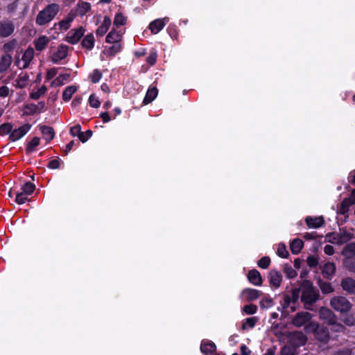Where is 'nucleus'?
<instances>
[{"mask_svg": "<svg viewBox=\"0 0 355 355\" xmlns=\"http://www.w3.org/2000/svg\"><path fill=\"white\" fill-rule=\"evenodd\" d=\"M35 186L34 184L30 182H28L26 183H25L21 189H22V193H24V194L28 196V195H31L35 190Z\"/></svg>", "mask_w": 355, "mask_h": 355, "instance_id": "a19ab883", "label": "nucleus"}, {"mask_svg": "<svg viewBox=\"0 0 355 355\" xmlns=\"http://www.w3.org/2000/svg\"><path fill=\"white\" fill-rule=\"evenodd\" d=\"M352 205H354V203H352L349 199L348 198H345L343 200V201L342 202L341 205H340V212L343 214H345L348 209H349V207Z\"/></svg>", "mask_w": 355, "mask_h": 355, "instance_id": "a18cd8bd", "label": "nucleus"}, {"mask_svg": "<svg viewBox=\"0 0 355 355\" xmlns=\"http://www.w3.org/2000/svg\"><path fill=\"white\" fill-rule=\"evenodd\" d=\"M273 304L272 300L269 297H266L261 300L260 306L263 309H268Z\"/></svg>", "mask_w": 355, "mask_h": 355, "instance_id": "13d9d810", "label": "nucleus"}, {"mask_svg": "<svg viewBox=\"0 0 355 355\" xmlns=\"http://www.w3.org/2000/svg\"><path fill=\"white\" fill-rule=\"evenodd\" d=\"M300 288L292 290L291 295H286L284 297V308L288 306L291 302H295L298 300L300 293Z\"/></svg>", "mask_w": 355, "mask_h": 355, "instance_id": "a211bd4d", "label": "nucleus"}, {"mask_svg": "<svg viewBox=\"0 0 355 355\" xmlns=\"http://www.w3.org/2000/svg\"><path fill=\"white\" fill-rule=\"evenodd\" d=\"M60 162L59 159H52L49 162V168L51 169H57L60 167Z\"/></svg>", "mask_w": 355, "mask_h": 355, "instance_id": "0e129e2a", "label": "nucleus"}, {"mask_svg": "<svg viewBox=\"0 0 355 355\" xmlns=\"http://www.w3.org/2000/svg\"><path fill=\"white\" fill-rule=\"evenodd\" d=\"M12 62V58L10 54H6L0 59V72H4L8 70Z\"/></svg>", "mask_w": 355, "mask_h": 355, "instance_id": "4be33fe9", "label": "nucleus"}, {"mask_svg": "<svg viewBox=\"0 0 355 355\" xmlns=\"http://www.w3.org/2000/svg\"><path fill=\"white\" fill-rule=\"evenodd\" d=\"M342 288L349 294L355 293V279L346 277L341 281Z\"/></svg>", "mask_w": 355, "mask_h": 355, "instance_id": "dca6fc26", "label": "nucleus"}, {"mask_svg": "<svg viewBox=\"0 0 355 355\" xmlns=\"http://www.w3.org/2000/svg\"><path fill=\"white\" fill-rule=\"evenodd\" d=\"M200 350L204 354H212L216 352V346L212 342H202L201 343Z\"/></svg>", "mask_w": 355, "mask_h": 355, "instance_id": "c756f323", "label": "nucleus"}, {"mask_svg": "<svg viewBox=\"0 0 355 355\" xmlns=\"http://www.w3.org/2000/svg\"><path fill=\"white\" fill-rule=\"evenodd\" d=\"M283 270L286 277L289 279L294 278L297 275V272L288 264H285Z\"/></svg>", "mask_w": 355, "mask_h": 355, "instance_id": "ea45409f", "label": "nucleus"}, {"mask_svg": "<svg viewBox=\"0 0 355 355\" xmlns=\"http://www.w3.org/2000/svg\"><path fill=\"white\" fill-rule=\"evenodd\" d=\"M290 340L293 347H300L306 343L307 338L302 332L297 331L291 335Z\"/></svg>", "mask_w": 355, "mask_h": 355, "instance_id": "2eb2a0df", "label": "nucleus"}, {"mask_svg": "<svg viewBox=\"0 0 355 355\" xmlns=\"http://www.w3.org/2000/svg\"><path fill=\"white\" fill-rule=\"evenodd\" d=\"M312 318V314L306 311L297 313L293 318L292 323L297 327H301L309 323Z\"/></svg>", "mask_w": 355, "mask_h": 355, "instance_id": "423d86ee", "label": "nucleus"}, {"mask_svg": "<svg viewBox=\"0 0 355 355\" xmlns=\"http://www.w3.org/2000/svg\"><path fill=\"white\" fill-rule=\"evenodd\" d=\"M318 314L319 318L329 325L335 323V319L337 318L331 309L324 306L320 308Z\"/></svg>", "mask_w": 355, "mask_h": 355, "instance_id": "6e6552de", "label": "nucleus"}, {"mask_svg": "<svg viewBox=\"0 0 355 355\" xmlns=\"http://www.w3.org/2000/svg\"><path fill=\"white\" fill-rule=\"evenodd\" d=\"M9 94V88L7 86L0 87V96L6 97Z\"/></svg>", "mask_w": 355, "mask_h": 355, "instance_id": "774afa93", "label": "nucleus"}, {"mask_svg": "<svg viewBox=\"0 0 355 355\" xmlns=\"http://www.w3.org/2000/svg\"><path fill=\"white\" fill-rule=\"evenodd\" d=\"M15 26L14 21L10 19L0 21V37H8L15 31Z\"/></svg>", "mask_w": 355, "mask_h": 355, "instance_id": "39448f33", "label": "nucleus"}, {"mask_svg": "<svg viewBox=\"0 0 355 355\" xmlns=\"http://www.w3.org/2000/svg\"><path fill=\"white\" fill-rule=\"evenodd\" d=\"M31 129V125L29 124H25L19 128H17L11 132L10 135V139L12 141H15L22 137H24Z\"/></svg>", "mask_w": 355, "mask_h": 355, "instance_id": "f8f14e48", "label": "nucleus"}, {"mask_svg": "<svg viewBox=\"0 0 355 355\" xmlns=\"http://www.w3.org/2000/svg\"><path fill=\"white\" fill-rule=\"evenodd\" d=\"M330 306L336 311L347 313L352 308V303L343 296H334L330 300Z\"/></svg>", "mask_w": 355, "mask_h": 355, "instance_id": "20e7f679", "label": "nucleus"}, {"mask_svg": "<svg viewBox=\"0 0 355 355\" xmlns=\"http://www.w3.org/2000/svg\"><path fill=\"white\" fill-rule=\"evenodd\" d=\"M329 325L332 327L333 331L337 332H342L345 330V327L337 321V318L335 319V323L330 324Z\"/></svg>", "mask_w": 355, "mask_h": 355, "instance_id": "e2e57ef3", "label": "nucleus"}, {"mask_svg": "<svg viewBox=\"0 0 355 355\" xmlns=\"http://www.w3.org/2000/svg\"><path fill=\"white\" fill-rule=\"evenodd\" d=\"M268 279L270 284L275 288H277L280 286L283 277L279 271L272 270L268 274Z\"/></svg>", "mask_w": 355, "mask_h": 355, "instance_id": "4468645a", "label": "nucleus"}, {"mask_svg": "<svg viewBox=\"0 0 355 355\" xmlns=\"http://www.w3.org/2000/svg\"><path fill=\"white\" fill-rule=\"evenodd\" d=\"M304 329L307 333H314L315 338L321 342L327 343L329 340L328 329L315 321L308 323L304 327Z\"/></svg>", "mask_w": 355, "mask_h": 355, "instance_id": "7ed1b4c3", "label": "nucleus"}, {"mask_svg": "<svg viewBox=\"0 0 355 355\" xmlns=\"http://www.w3.org/2000/svg\"><path fill=\"white\" fill-rule=\"evenodd\" d=\"M40 139L39 137H35L32 139V140L29 142L27 146L26 150L30 153L35 150V147H37L40 144Z\"/></svg>", "mask_w": 355, "mask_h": 355, "instance_id": "49530a36", "label": "nucleus"}, {"mask_svg": "<svg viewBox=\"0 0 355 355\" xmlns=\"http://www.w3.org/2000/svg\"><path fill=\"white\" fill-rule=\"evenodd\" d=\"M342 254L345 257L355 256V242L347 244L343 249Z\"/></svg>", "mask_w": 355, "mask_h": 355, "instance_id": "72a5a7b5", "label": "nucleus"}, {"mask_svg": "<svg viewBox=\"0 0 355 355\" xmlns=\"http://www.w3.org/2000/svg\"><path fill=\"white\" fill-rule=\"evenodd\" d=\"M318 261L316 258L313 257H309L307 259V264L310 267H315L318 265Z\"/></svg>", "mask_w": 355, "mask_h": 355, "instance_id": "69168bd1", "label": "nucleus"}, {"mask_svg": "<svg viewBox=\"0 0 355 355\" xmlns=\"http://www.w3.org/2000/svg\"><path fill=\"white\" fill-rule=\"evenodd\" d=\"M305 221L310 228H319L324 223V218L322 216H308L306 218Z\"/></svg>", "mask_w": 355, "mask_h": 355, "instance_id": "f3484780", "label": "nucleus"}, {"mask_svg": "<svg viewBox=\"0 0 355 355\" xmlns=\"http://www.w3.org/2000/svg\"><path fill=\"white\" fill-rule=\"evenodd\" d=\"M49 38L46 36H40L34 42L35 49L38 51L44 50L49 44Z\"/></svg>", "mask_w": 355, "mask_h": 355, "instance_id": "393cba45", "label": "nucleus"}, {"mask_svg": "<svg viewBox=\"0 0 355 355\" xmlns=\"http://www.w3.org/2000/svg\"><path fill=\"white\" fill-rule=\"evenodd\" d=\"M334 355H352V351L351 349L345 348L338 351Z\"/></svg>", "mask_w": 355, "mask_h": 355, "instance_id": "338daca9", "label": "nucleus"}, {"mask_svg": "<svg viewBox=\"0 0 355 355\" xmlns=\"http://www.w3.org/2000/svg\"><path fill=\"white\" fill-rule=\"evenodd\" d=\"M85 31L83 27L72 29L67 36V41L72 44L78 43L84 35Z\"/></svg>", "mask_w": 355, "mask_h": 355, "instance_id": "1a4fd4ad", "label": "nucleus"}, {"mask_svg": "<svg viewBox=\"0 0 355 355\" xmlns=\"http://www.w3.org/2000/svg\"><path fill=\"white\" fill-rule=\"evenodd\" d=\"M302 247H303V241L298 239H294L291 242V245H290L291 252L295 254H298L301 251Z\"/></svg>", "mask_w": 355, "mask_h": 355, "instance_id": "473e14b6", "label": "nucleus"}, {"mask_svg": "<svg viewBox=\"0 0 355 355\" xmlns=\"http://www.w3.org/2000/svg\"><path fill=\"white\" fill-rule=\"evenodd\" d=\"M343 322L347 326L352 327L355 324V318L352 315H347L343 318Z\"/></svg>", "mask_w": 355, "mask_h": 355, "instance_id": "5fc2aeb1", "label": "nucleus"}, {"mask_svg": "<svg viewBox=\"0 0 355 355\" xmlns=\"http://www.w3.org/2000/svg\"><path fill=\"white\" fill-rule=\"evenodd\" d=\"M261 292L256 289L245 288L241 292V297H245L248 302L257 300L260 296Z\"/></svg>", "mask_w": 355, "mask_h": 355, "instance_id": "6ab92c4d", "label": "nucleus"}, {"mask_svg": "<svg viewBox=\"0 0 355 355\" xmlns=\"http://www.w3.org/2000/svg\"><path fill=\"white\" fill-rule=\"evenodd\" d=\"M34 56V51L33 49H28L22 55L23 65L22 68H26L31 62Z\"/></svg>", "mask_w": 355, "mask_h": 355, "instance_id": "cd10ccee", "label": "nucleus"}, {"mask_svg": "<svg viewBox=\"0 0 355 355\" xmlns=\"http://www.w3.org/2000/svg\"><path fill=\"white\" fill-rule=\"evenodd\" d=\"M89 105L92 107H95V108L98 107L101 105V103L98 101V98L94 94H92L89 96Z\"/></svg>", "mask_w": 355, "mask_h": 355, "instance_id": "052dcab7", "label": "nucleus"}, {"mask_svg": "<svg viewBox=\"0 0 355 355\" xmlns=\"http://www.w3.org/2000/svg\"><path fill=\"white\" fill-rule=\"evenodd\" d=\"M277 253L278 256L282 258H286L288 256V252L286 250L285 245L279 244Z\"/></svg>", "mask_w": 355, "mask_h": 355, "instance_id": "8fccbe9b", "label": "nucleus"}, {"mask_svg": "<svg viewBox=\"0 0 355 355\" xmlns=\"http://www.w3.org/2000/svg\"><path fill=\"white\" fill-rule=\"evenodd\" d=\"M112 46L105 50V54L108 56H114L121 49V45L119 42L112 43Z\"/></svg>", "mask_w": 355, "mask_h": 355, "instance_id": "e433bc0d", "label": "nucleus"}, {"mask_svg": "<svg viewBox=\"0 0 355 355\" xmlns=\"http://www.w3.org/2000/svg\"><path fill=\"white\" fill-rule=\"evenodd\" d=\"M354 236L352 234L343 230L339 233L333 234L332 239H329V241L336 243L338 245H343L353 239Z\"/></svg>", "mask_w": 355, "mask_h": 355, "instance_id": "0eeeda50", "label": "nucleus"}, {"mask_svg": "<svg viewBox=\"0 0 355 355\" xmlns=\"http://www.w3.org/2000/svg\"><path fill=\"white\" fill-rule=\"evenodd\" d=\"M318 285L322 293L324 294H329L334 292V288L332 287L331 284L329 282L319 281Z\"/></svg>", "mask_w": 355, "mask_h": 355, "instance_id": "58836bf2", "label": "nucleus"}, {"mask_svg": "<svg viewBox=\"0 0 355 355\" xmlns=\"http://www.w3.org/2000/svg\"><path fill=\"white\" fill-rule=\"evenodd\" d=\"M344 266L349 271L355 273V259H346L344 261Z\"/></svg>", "mask_w": 355, "mask_h": 355, "instance_id": "603ef678", "label": "nucleus"}, {"mask_svg": "<svg viewBox=\"0 0 355 355\" xmlns=\"http://www.w3.org/2000/svg\"><path fill=\"white\" fill-rule=\"evenodd\" d=\"M94 45V37L92 33L87 35L82 41V46L91 50Z\"/></svg>", "mask_w": 355, "mask_h": 355, "instance_id": "2f4dec72", "label": "nucleus"}, {"mask_svg": "<svg viewBox=\"0 0 355 355\" xmlns=\"http://www.w3.org/2000/svg\"><path fill=\"white\" fill-rule=\"evenodd\" d=\"M12 130V125L10 123H3L0 126V134L6 135L10 133Z\"/></svg>", "mask_w": 355, "mask_h": 355, "instance_id": "4d7b16f0", "label": "nucleus"}, {"mask_svg": "<svg viewBox=\"0 0 355 355\" xmlns=\"http://www.w3.org/2000/svg\"><path fill=\"white\" fill-rule=\"evenodd\" d=\"M102 77V74L101 71L98 69H95L93 71V72L90 74L89 78H91V80L94 83H98Z\"/></svg>", "mask_w": 355, "mask_h": 355, "instance_id": "864d4df0", "label": "nucleus"}, {"mask_svg": "<svg viewBox=\"0 0 355 355\" xmlns=\"http://www.w3.org/2000/svg\"><path fill=\"white\" fill-rule=\"evenodd\" d=\"M158 94V90L155 87H150L148 89L146 96L143 101V103L145 105H147L151 103L155 98L157 97Z\"/></svg>", "mask_w": 355, "mask_h": 355, "instance_id": "b1692460", "label": "nucleus"}, {"mask_svg": "<svg viewBox=\"0 0 355 355\" xmlns=\"http://www.w3.org/2000/svg\"><path fill=\"white\" fill-rule=\"evenodd\" d=\"M157 57V52L155 51H152L148 56L146 61L150 65L152 66L156 62Z\"/></svg>", "mask_w": 355, "mask_h": 355, "instance_id": "bf43d9fd", "label": "nucleus"}, {"mask_svg": "<svg viewBox=\"0 0 355 355\" xmlns=\"http://www.w3.org/2000/svg\"><path fill=\"white\" fill-rule=\"evenodd\" d=\"M126 22V17L123 16L121 13H117L115 15L114 19V25L115 26H123Z\"/></svg>", "mask_w": 355, "mask_h": 355, "instance_id": "c03bdc74", "label": "nucleus"}, {"mask_svg": "<svg viewBox=\"0 0 355 355\" xmlns=\"http://www.w3.org/2000/svg\"><path fill=\"white\" fill-rule=\"evenodd\" d=\"M27 195L24 193H19L16 196L15 202L19 205L25 203L28 200Z\"/></svg>", "mask_w": 355, "mask_h": 355, "instance_id": "680f3d73", "label": "nucleus"}, {"mask_svg": "<svg viewBox=\"0 0 355 355\" xmlns=\"http://www.w3.org/2000/svg\"><path fill=\"white\" fill-rule=\"evenodd\" d=\"M281 355H296V349L294 347L284 346L281 350Z\"/></svg>", "mask_w": 355, "mask_h": 355, "instance_id": "3c124183", "label": "nucleus"}, {"mask_svg": "<svg viewBox=\"0 0 355 355\" xmlns=\"http://www.w3.org/2000/svg\"><path fill=\"white\" fill-rule=\"evenodd\" d=\"M77 88L75 86H68L65 88L62 93V99L64 101H69L72 95L76 92Z\"/></svg>", "mask_w": 355, "mask_h": 355, "instance_id": "f704fd0d", "label": "nucleus"}, {"mask_svg": "<svg viewBox=\"0 0 355 355\" xmlns=\"http://www.w3.org/2000/svg\"><path fill=\"white\" fill-rule=\"evenodd\" d=\"M68 53V46L61 44L58 47L57 51L51 55V60L53 63H58L65 58Z\"/></svg>", "mask_w": 355, "mask_h": 355, "instance_id": "9d476101", "label": "nucleus"}, {"mask_svg": "<svg viewBox=\"0 0 355 355\" xmlns=\"http://www.w3.org/2000/svg\"><path fill=\"white\" fill-rule=\"evenodd\" d=\"M270 263V259L268 257H262L258 262V266L263 269L267 268Z\"/></svg>", "mask_w": 355, "mask_h": 355, "instance_id": "6e6d98bb", "label": "nucleus"}, {"mask_svg": "<svg viewBox=\"0 0 355 355\" xmlns=\"http://www.w3.org/2000/svg\"><path fill=\"white\" fill-rule=\"evenodd\" d=\"M122 40V33L119 31H116L115 30H113L110 31L108 35L106 36V42L107 43H115L119 42L120 43L121 40Z\"/></svg>", "mask_w": 355, "mask_h": 355, "instance_id": "bb28decb", "label": "nucleus"}, {"mask_svg": "<svg viewBox=\"0 0 355 355\" xmlns=\"http://www.w3.org/2000/svg\"><path fill=\"white\" fill-rule=\"evenodd\" d=\"M29 82V76L26 73H21L16 79L15 87L24 88L26 87Z\"/></svg>", "mask_w": 355, "mask_h": 355, "instance_id": "c85d7f7f", "label": "nucleus"}, {"mask_svg": "<svg viewBox=\"0 0 355 355\" xmlns=\"http://www.w3.org/2000/svg\"><path fill=\"white\" fill-rule=\"evenodd\" d=\"M243 311L248 315L254 314L257 311V306L254 304H247L243 306Z\"/></svg>", "mask_w": 355, "mask_h": 355, "instance_id": "09e8293b", "label": "nucleus"}, {"mask_svg": "<svg viewBox=\"0 0 355 355\" xmlns=\"http://www.w3.org/2000/svg\"><path fill=\"white\" fill-rule=\"evenodd\" d=\"M248 280L255 286H261L262 284V278L260 272L257 270H251L248 275Z\"/></svg>", "mask_w": 355, "mask_h": 355, "instance_id": "412c9836", "label": "nucleus"}, {"mask_svg": "<svg viewBox=\"0 0 355 355\" xmlns=\"http://www.w3.org/2000/svg\"><path fill=\"white\" fill-rule=\"evenodd\" d=\"M16 46L17 41L15 40H10L3 44V51L6 53L11 52L14 50Z\"/></svg>", "mask_w": 355, "mask_h": 355, "instance_id": "79ce46f5", "label": "nucleus"}, {"mask_svg": "<svg viewBox=\"0 0 355 355\" xmlns=\"http://www.w3.org/2000/svg\"><path fill=\"white\" fill-rule=\"evenodd\" d=\"M300 289L302 291L301 300L304 304V308L312 310L311 306L319 299V292L309 280L302 281Z\"/></svg>", "mask_w": 355, "mask_h": 355, "instance_id": "f257e3e1", "label": "nucleus"}, {"mask_svg": "<svg viewBox=\"0 0 355 355\" xmlns=\"http://www.w3.org/2000/svg\"><path fill=\"white\" fill-rule=\"evenodd\" d=\"M111 25V19L108 17H105L102 24L97 28L96 35L98 36L104 35L108 31Z\"/></svg>", "mask_w": 355, "mask_h": 355, "instance_id": "5701e85b", "label": "nucleus"}, {"mask_svg": "<svg viewBox=\"0 0 355 355\" xmlns=\"http://www.w3.org/2000/svg\"><path fill=\"white\" fill-rule=\"evenodd\" d=\"M91 9L90 3L87 2H79L76 7L75 8L73 12L72 13L74 15V17L76 15H80L83 16L85 14H86L87 12H89Z\"/></svg>", "mask_w": 355, "mask_h": 355, "instance_id": "aec40b11", "label": "nucleus"}, {"mask_svg": "<svg viewBox=\"0 0 355 355\" xmlns=\"http://www.w3.org/2000/svg\"><path fill=\"white\" fill-rule=\"evenodd\" d=\"M69 77V74H61L58 77H57L53 81V85L55 86H60L64 83V82L68 79Z\"/></svg>", "mask_w": 355, "mask_h": 355, "instance_id": "de8ad7c7", "label": "nucleus"}, {"mask_svg": "<svg viewBox=\"0 0 355 355\" xmlns=\"http://www.w3.org/2000/svg\"><path fill=\"white\" fill-rule=\"evenodd\" d=\"M40 130L44 139L47 141H49L53 139L55 133L53 129L51 127L43 125L41 126Z\"/></svg>", "mask_w": 355, "mask_h": 355, "instance_id": "7c9ffc66", "label": "nucleus"}, {"mask_svg": "<svg viewBox=\"0 0 355 355\" xmlns=\"http://www.w3.org/2000/svg\"><path fill=\"white\" fill-rule=\"evenodd\" d=\"M336 271V266L334 263L328 262L324 264L322 273L326 278H331Z\"/></svg>", "mask_w": 355, "mask_h": 355, "instance_id": "a878e982", "label": "nucleus"}, {"mask_svg": "<svg viewBox=\"0 0 355 355\" xmlns=\"http://www.w3.org/2000/svg\"><path fill=\"white\" fill-rule=\"evenodd\" d=\"M46 87L44 85H42L36 92H33L31 94V97L33 99L37 100L40 98L42 95H44L46 93Z\"/></svg>", "mask_w": 355, "mask_h": 355, "instance_id": "37998d69", "label": "nucleus"}, {"mask_svg": "<svg viewBox=\"0 0 355 355\" xmlns=\"http://www.w3.org/2000/svg\"><path fill=\"white\" fill-rule=\"evenodd\" d=\"M74 17V15L70 13L66 18L60 21V28L64 31L67 30L69 28L70 24L73 20Z\"/></svg>", "mask_w": 355, "mask_h": 355, "instance_id": "c9c22d12", "label": "nucleus"}, {"mask_svg": "<svg viewBox=\"0 0 355 355\" xmlns=\"http://www.w3.org/2000/svg\"><path fill=\"white\" fill-rule=\"evenodd\" d=\"M70 133L72 136H77L82 142L87 141L92 135V131H87V137H85L84 132H81V128L80 125H76L71 128Z\"/></svg>", "mask_w": 355, "mask_h": 355, "instance_id": "ddd939ff", "label": "nucleus"}, {"mask_svg": "<svg viewBox=\"0 0 355 355\" xmlns=\"http://www.w3.org/2000/svg\"><path fill=\"white\" fill-rule=\"evenodd\" d=\"M258 321V318L257 317H250L246 318L242 324V329H247L248 328H253L256 323Z\"/></svg>", "mask_w": 355, "mask_h": 355, "instance_id": "4c0bfd02", "label": "nucleus"}, {"mask_svg": "<svg viewBox=\"0 0 355 355\" xmlns=\"http://www.w3.org/2000/svg\"><path fill=\"white\" fill-rule=\"evenodd\" d=\"M168 21V18L157 19L149 24V29L153 34H157L162 31Z\"/></svg>", "mask_w": 355, "mask_h": 355, "instance_id": "9b49d317", "label": "nucleus"}, {"mask_svg": "<svg viewBox=\"0 0 355 355\" xmlns=\"http://www.w3.org/2000/svg\"><path fill=\"white\" fill-rule=\"evenodd\" d=\"M60 10V6L57 3H51L41 10L36 17V24L40 26L49 23L55 17Z\"/></svg>", "mask_w": 355, "mask_h": 355, "instance_id": "f03ea898", "label": "nucleus"}]
</instances>
